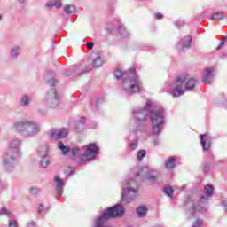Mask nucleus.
Returning <instances> with one entry per match:
<instances>
[{
	"mask_svg": "<svg viewBox=\"0 0 227 227\" xmlns=\"http://www.w3.org/2000/svg\"><path fill=\"white\" fill-rule=\"evenodd\" d=\"M213 79H214V68L210 67L206 69L204 78L202 79V82H204V84H212Z\"/></svg>",
	"mask_w": 227,
	"mask_h": 227,
	"instance_id": "obj_14",
	"label": "nucleus"
},
{
	"mask_svg": "<svg viewBox=\"0 0 227 227\" xmlns=\"http://www.w3.org/2000/svg\"><path fill=\"white\" fill-rule=\"evenodd\" d=\"M68 136V129H51L50 130V137L51 139H65Z\"/></svg>",
	"mask_w": 227,
	"mask_h": 227,
	"instance_id": "obj_11",
	"label": "nucleus"
},
{
	"mask_svg": "<svg viewBox=\"0 0 227 227\" xmlns=\"http://www.w3.org/2000/svg\"><path fill=\"white\" fill-rule=\"evenodd\" d=\"M122 203H129L137 198V189H139V186L136 181H128L122 186Z\"/></svg>",
	"mask_w": 227,
	"mask_h": 227,
	"instance_id": "obj_8",
	"label": "nucleus"
},
{
	"mask_svg": "<svg viewBox=\"0 0 227 227\" xmlns=\"http://www.w3.org/2000/svg\"><path fill=\"white\" fill-rule=\"evenodd\" d=\"M64 12L67 15H70V14L74 13V12H75V6H74V5H66L64 7Z\"/></svg>",
	"mask_w": 227,
	"mask_h": 227,
	"instance_id": "obj_27",
	"label": "nucleus"
},
{
	"mask_svg": "<svg viewBox=\"0 0 227 227\" xmlns=\"http://www.w3.org/2000/svg\"><path fill=\"white\" fill-rule=\"evenodd\" d=\"M176 26H178V27L184 26V21H176Z\"/></svg>",
	"mask_w": 227,
	"mask_h": 227,
	"instance_id": "obj_48",
	"label": "nucleus"
},
{
	"mask_svg": "<svg viewBox=\"0 0 227 227\" xmlns=\"http://www.w3.org/2000/svg\"><path fill=\"white\" fill-rule=\"evenodd\" d=\"M150 114L152 121L153 134L159 135L162 132L164 121L166 119V112L161 106L152 109V102L147 101L145 107L136 108L133 111V116L137 121L143 123L146 120V116Z\"/></svg>",
	"mask_w": 227,
	"mask_h": 227,
	"instance_id": "obj_1",
	"label": "nucleus"
},
{
	"mask_svg": "<svg viewBox=\"0 0 227 227\" xmlns=\"http://www.w3.org/2000/svg\"><path fill=\"white\" fill-rule=\"evenodd\" d=\"M119 33L121 35L122 38L129 36V32H127L123 27H119Z\"/></svg>",
	"mask_w": 227,
	"mask_h": 227,
	"instance_id": "obj_30",
	"label": "nucleus"
},
{
	"mask_svg": "<svg viewBox=\"0 0 227 227\" xmlns=\"http://www.w3.org/2000/svg\"><path fill=\"white\" fill-rule=\"evenodd\" d=\"M13 128L23 137H35V136H38L42 130L40 123L29 119L14 122Z\"/></svg>",
	"mask_w": 227,
	"mask_h": 227,
	"instance_id": "obj_5",
	"label": "nucleus"
},
{
	"mask_svg": "<svg viewBox=\"0 0 227 227\" xmlns=\"http://www.w3.org/2000/svg\"><path fill=\"white\" fill-rule=\"evenodd\" d=\"M46 104L51 109H56L59 106V96L56 89H51L46 95Z\"/></svg>",
	"mask_w": 227,
	"mask_h": 227,
	"instance_id": "obj_10",
	"label": "nucleus"
},
{
	"mask_svg": "<svg viewBox=\"0 0 227 227\" xmlns=\"http://www.w3.org/2000/svg\"><path fill=\"white\" fill-rule=\"evenodd\" d=\"M176 162V159H175L174 157H170L166 160L165 168L167 169H173L175 168Z\"/></svg>",
	"mask_w": 227,
	"mask_h": 227,
	"instance_id": "obj_19",
	"label": "nucleus"
},
{
	"mask_svg": "<svg viewBox=\"0 0 227 227\" xmlns=\"http://www.w3.org/2000/svg\"><path fill=\"white\" fill-rule=\"evenodd\" d=\"M87 72H91V69L85 71L84 74H86Z\"/></svg>",
	"mask_w": 227,
	"mask_h": 227,
	"instance_id": "obj_50",
	"label": "nucleus"
},
{
	"mask_svg": "<svg viewBox=\"0 0 227 227\" xmlns=\"http://www.w3.org/2000/svg\"><path fill=\"white\" fill-rule=\"evenodd\" d=\"M37 152L41 155V157H43V155H47V152H49V145H43L39 146L37 149Z\"/></svg>",
	"mask_w": 227,
	"mask_h": 227,
	"instance_id": "obj_22",
	"label": "nucleus"
},
{
	"mask_svg": "<svg viewBox=\"0 0 227 227\" xmlns=\"http://www.w3.org/2000/svg\"><path fill=\"white\" fill-rule=\"evenodd\" d=\"M26 0H18V3H24Z\"/></svg>",
	"mask_w": 227,
	"mask_h": 227,
	"instance_id": "obj_49",
	"label": "nucleus"
},
{
	"mask_svg": "<svg viewBox=\"0 0 227 227\" xmlns=\"http://www.w3.org/2000/svg\"><path fill=\"white\" fill-rule=\"evenodd\" d=\"M163 192L168 196V198H173V192H175V190L171 186H166L163 189Z\"/></svg>",
	"mask_w": 227,
	"mask_h": 227,
	"instance_id": "obj_26",
	"label": "nucleus"
},
{
	"mask_svg": "<svg viewBox=\"0 0 227 227\" xmlns=\"http://www.w3.org/2000/svg\"><path fill=\"white\" fill-rule=\"evenodd\" d=\"M46 8H48V10H51V8H54V0H50L46 3L45 4Z\"/></svg>",
	"mask_w": 227,
	"mask_h": 227,
	"instance_id": "obj_33",
	"label": "nucleus"
},
{
	"mask_svg": "<svg viewBox=\"0 0 227 227\" xmlns=\"http://www.w3.org/2000/svg\"><path fill=\"white\" fill-rule=\"evenodd\" d=\"M54 182L56 184V192L57 196H62L63 195V187H65V183H63V180L61 178L56 176L54 178Z\"/></svg>",
	"mask_w": 227,
	"mask_h": 227,
	"instance_id": "obj_17",
	"label": "nucleus"
},
{
	"mask_svg": "<svg viewBox=\"0 0 227 227\" xmlns=\"http://www.w3.org/2000/svg\"><path fill=\"white\" fill-rule=\"evenodd\" d=\"M98 155V146L97 144H90L85 145V151L82 153V149L79 147H75L72 151L71 159L74 160H77V159H81V160H93L95 157Z\"/></svg>",
	"mask_w": 227,
	"mask_h": 227,
	"instance_id": "obj_6",
	"label": "nucleus"
},
{
	"mask_svg": "<svg viewBox=\"0 0 227 227\" xmlns=\"http://www.w3.org/2000/svg\"><path fill=\"white\" fill-rule=\"evenodd\" d=\"M26 227H36V223L32 221L27 223Z\"/></svg>",
	"mask_w": 227,
	"mask_h": 227,
	"instance_id": "obj_41",
	"label": "nucleus"
},
{
	"mask_svg": "<svg viewBox=\"0 0 227 227\" xmlns=\"http://www.w3.org/2000/svg\"><path fill=\"white\" fill-rule=\"evenodd\" d=\"M223 19H224V15L220 12L213 13L211 17V20H223Z\"/></svg>",
	"mask_w": 227,
	"mask_h": 227,
	"instance_id": "obj_25",
	"label": "nucleus"
},
{
	"mask_svg": "<svg viewBox=\"0 0 227 227\" xmlns=\"http://www.w3.org/2000/svg\"><path fill=\"white\" fill-rule=\"evenodd\" d=\"M196 86V79L190 78L189 74H183L176 78L167 88L172 97H182L185 91H192Z\"/></svg>",
	"mask_w": 227,
	"mask_h": 227,
	"instance_id": "obj_4",
	"label": "nucleus"
},
{
	"mask_svg": "<svg viewBox=\"0 0 227 227\" xmlns=\"http://www.w3.org/2000/svg\"><path fill=\"white\" fill-rule=\"evenodd\" d=\"M203 221L201 219H197L193 223L192 227H201Z\"/></svg>",
	"mask_w": 227,
	"mask_h": 227,
	"instance_id": "obj_36",
	"label": "nucleus"
},
{
	"mask_svg": "<svg viewBox=\"0 0 227 227\" xmlns=\"http://www.w3.org/2000/svg\"><path fill=\"white\" fill-rule=\"evenodd\" d=\"M214 194V186L212 184H207L204 188V195L200 197L198 202V206L194 205V202L192 200H190L186 203L187 207H192V208L189 210V214L192 215H194L196 214L197 210H206L207 209V204L208 203V200L212 198Z\"/></svg>",
	"mask_w": 227,
	"mask_h": 227,
	"instance_id": "obj_7",
	"label": "nucleus"
},
{
	"mask_svg": "<svg viewBox=\"0 0 227 227\" xmlns=\"http://www.w3.org/2000/svg\"><path fill=\"white\" fill-rule=\"evenodd\" d=\"M48 84L50 86H55L56 85V80L54 78H51L49 81H48Z\"/></svg>",
	"mask_w": 227,
	"mask_h": 227,
	"instance_id": "obj_38",
	"label": "nucleus"
},
{
	"mask_svg": "<svg viewBox=\"0 0 227 227\" xmlns=\"http://www.w3.org/2000/svg\"><path fill=\"white\" fill-rule=\"evenodd\" d=\"M192 42V37L191 35L185 36L176 46L177 51H182L183 49H191V43Z\"/></svg>",
	"mask_w": 227,
	"mask_h": 227,
	"instance_id": "obj_13",
	"label": "nucleus"
},
{
	"mask_svg": "<svg viewBox=\"0 0 227 227\" xmlns=\"http://www.w3.org/2000/svg\"><path fill=\"white\" fill-rule=\"evenodd\" d=\"M209 171H210V166H208V164H205L203 168V172L208 173Z\"/></svg>",
	"mask_w": 227,
	"mask_h": 227,
	"instance_id": "obj_39",
	"label": "nucleus"
},
{
	"mask_svg": "<svg viewBox=\"0 0 227 227\" xmlns=\"http://www.w3.org/2000/svg\"><path fill=\"white\" fill-rule=\"evenodd\" d=\"M19 54H20V47L17 45L12 46L10 51V59L15 60L19 58Z\"/></svg>",
	"mask_w": 227,
	"mask_h": 227,
	"instance_id": "obj_18",
	"label": "nucleus"
},
{
	"mask_svg": "<svg viewBox=\"0 0 227 227\" xmlns=\"http://www.w3.org/2000/svg\"><path fill=\"white\" fill-rule=\"evenodd\" d=\"M92 65L95 68H98V67H102V65H104V57L100 53L93 54Z\"/></svg>",
	"mask_w": 227,
	"mask_h": 227,
	"instance_id": "obj_15",
	"label": "nucleus"
},
{
	"mask_svg": "<svg viewBox=\"0 0 227 227\" xmlns=\"http://www.w3.org/2000/svg\"><path fill=\"white\" fill-rule=\"evenodd\" d=\"M53 3H54V5H55V8H61V0H53Z\"/></svg>",
	"mask_w": 227,
	"mask_h": 227,
	"instance_id": "obj_37",
	"label": "nucleus"
},
{
	"mask_svg": "<svg viewBox=\"0 0 227 227\" xmlns=\"http://www.w3.org/2000/svg\"><path fill=\"white\" fill-rule=\"evenodd\" d=\"M117 81L121 79L122 89L126 95H134L139 93L143 88V82L139 79V76L136 74V68H131L129 71L121 72L117 69L114 72Z\"/></svg>",
	"mask_w": 227,
	"mask_h": 227,
	"instance_id": "obj_2",
	"label": "nucleus"
},
{
	"mask_svg": "<svg viewBox=\"0 0 227 227\" xmlns=\"http://www.w3.org/2000/svg\"><path fill=\"white\" fill-rule=\"evenodd\" d=\"M87 49L91 51L93 49V43H87Z\"/></svg>",
	"mask_w": 227,
	"mask_h": 227,
	"instance_id": "obj_42",
	"label": "nucleus"
},
{
	"mask_svg": "<svg viewBox=\"0 0 227 227\" xmlns=\"http://www.w3.org/2000/svg\"><path fill=\"white\" fill-rule=\"evenodd\" d=\"M74 74H77V75H82V73L79 72V68L77 69H73L71 71V73H69L68 71L66 72V75L69 76V75H72Z\"/></svg>",
	"mask_w": 227,
	"mask_h": 227,
	"instance_id": "obj_31",
	"label": "nucleus"
},
{
	"mask_svg": "<svg viewBox=\"0 0 227 227\" xmlns=\"http://www.w3.org/2000/svg\"><path fill=\"white\" fill-rule=\"evenodd\" d=\"M129 148H130V150H136V148H137V140H133L129 144Z\"/></svg>",
	"mask_w": 227,
	"mask_h": 227,
	"instance_id": "obj_35",
	"label": "nucleus"
},
{
	"mask_svg": "<svg viewBox=\"0 0 227 227\" xmlns=\"http://www.w3.org/2000/svg\"><path fill=\"white\" fill-rule=\"evenodd\" d=\"M159 175V171L150 169L147 166L142 167L139 171L137 172V176H140L143 180H147L152 184L157 182Z\"/></svg>",
	"mask_w": 227,
	"mask_h": 227,
	"instance_id": "obj_9",
	"label": "nucleus"
},
{
	"mask_svg": "<svg viewBox=\"0 0 227 227\" xmlns=\"http://www.w3.org/2000/svg\"><path fill=\"white\" fill-rule=\"evenodd\" d=\"M145 157H146V151L145 150H140L137 153V160L139 161L143 160V159H145Z\"/></svg>",
	"mask_w": 227,
	"mask_h": 227,
	"instance_id": "obj_29",
	"label": "nucleus"
},
{
	"mask_svg": "<svg viewBox=\"0 0 227 227\" xmlns=\"http://www.w3.org/2000/svg\"><path fill=\"white\" fill-rule=\"evenodd\" d=\"M86 122V119L84 117H82L78 122H76L75 127L76 130L78 132H82V130H84V123Z\"/></svg>",
	"mask_w": 227,
	"mask_h": 227,
	"instance_id": "obj_21",
	"label": "nucleus"
},
{
	"mask_svg": "<svg viewBox=\"0 0 227 227\" xmlns=\"http://www.w3.org/2000/svg\"><path fill=\"white\" fill-rule=\"evenodd\" d=\"M155 19H162V13H157L154 15Z\"/></svg>",
	"mask_w": 227,
	"mask_h": 227,
	"instance_id": "obj_47",
	"label": "nucleus"
},
{
	"mask_svg": "<svg viewBox=\"0 0 227 227\" xmlns=\"http://www.w3.org/2000/svg\"><path fill=\"white\" fill-rule=\"evenodd\" d=\"M8 227H19L17 225V220L13 219V218H9Z\"/></svg>",
	"mask_w": 227,
	"mask_h": 227,
	"instance_id": "obj_32",
	"label": "nucleus"
},
{
	"mask_svg": "<svg viewBox=\"0 0 227 227\" xmlns=\"http://www.w3.org/2000/svg\"><path fill=\"white\" fill-rule=\"evenodd\" d=\"M200 137L201 146L204 152H207L210 149V145L212 144V137H210L208 134L200 135Z\"/></svg>",
	"mask_w": 227,
	"mask_h": 227,
	"instance_id": "obj_12",
	"label": "nucleus"
},
{
	"mask_svg": "<svg viewBox=\"0 0 227 227\" xmlns=\"http://www.w3.org/2000/svg\"><path fill=\"white\" fill-rule=\"evenodd\" d=\"M21 145L22 141L19 138L11 140L7 152L2 157V166L8 173L15 171V168L19 166V162L22 158Z\"/></svg>",
	"mask_w": 227,
	"mask_h": 227,
	"instance_id": "obj_3",
	"label": "nucleus"
},
{
	"mask_svg": "<svg viewBox=\"0 0 227 227\" xmlns=\"http://www.w3.org/2000/svg\"><path fill=\"white\" fill-rule=\"evenodd\" d=\"M49 164H51V158H49V155L44 154L41 159V166L42 168H47Z\"/></svg>",
	"mask_w": 227,
	"mask_h": 227,
	"instance_id": "obj_24",
	"label": "nucleus"
},
{
	"mask_svg": "<svg viewBox=\"0 0 227 227\" xmlns=\"http://www.w3.org/2000/svg\"><path fill=\"white\" fill-rule=\"evenodd\" d=\"M153 145L154 146H157V145H159V139L158 138H155L154 140H153Z\"/></svg>",
	"mask_w": 227,
	"mask_h": 227,
	"instance_id": "obj_45",
	"label": "nucleus"
},
{
	"mask_svg": "<svg viewBox=\"0 0 227 227\" xmlns=\"http://www.w3.org/2000/svg\"><path fill=\"white\" fill-rule=\"evenodd\" d=\"M38 212H39V214H42V212H43V205L39 206Z\"/></svg>",
	"mask_w": 227,
	"mask_h": 227,
	"instance_id": "obj_46",
	"label": "nucleus"
},
{
	"mask_svg": "<svg viewBox=\"0 0 227 227\" xmlns=\"http://www.w3.org/2000/svg\"><path fill=\"white\" fill-rule=\"evenodd\" d=\"M31 96L28 94L21 95L19 102L20 107H29V104H31Z\"/></svg>",
	"mask_w": 227,
	"mask_h": 227,
	"instance_id": "obj_16",
	"label": "nucleus"
},
{
	"mask_svg": "<svg viewBox=\"0 0 227 227\" xmlns=\"http://www.w3.org/2000/svg\"><path fill=\"white\" fill-rule=\"evenodd\" d=\"M2 17H3V16H1V14H0V20H1Z\"/></svg>",
	"mask_w": 227,
	"mask_h": 227,
	"instance_id": "obj_51",
	"label": "nucleus"
},
{
	"mask_svg": "<svg viewBox=\"0 0 227 227\" xmlns=\"http://www.w3.org/2000/svg\"><path fill=\"white\" fill-rule=\"evenodd\" d=\"M40 192V190L36 187H33L30 189V193L33 195V196H36L38 195V193Z\"/></svg>",
	"mask_w": 227,
	"mask_h": 227,
	"instance_id": "obj_34",
	"label": "nucleus"
},
{
	"mask_svg": "<svg viewBox=\"0 0 227 227\" xmlns=\"http://www.w3.org/2000/svg\"><path fill=\"white\" fill-rule=\"evenodd\" d=\"M147 212H148V207H146V206H139L137 208V214L138 217H145Z\"/></svg>",
	"mask_w": 227,
	"mask_h": 227,
	"instance_id": "obj_20",
	"label": "nucleus"
},
{
	"mask_svg": "<svg viewBox=\"0 0 227 227\" xmlns=\"http://www.w3.org/2000/svg\"><path fill=\"white\" fill-rule=\"evenodd\" d=\"M222 205L225 208V211L227 212V200H223Z\"/></svg>",
	"mask_w": 227,
	"mask_h": 227,
	"instance_id": "obj_44",
	"label": "nucleus"
},
{
	"mask_svg": "<svg viewBox=\"0 0 227 227\" xmlns=\"http://www.w3.org/2000/svg\"><path fill=\"white\" fill-rule=\"evenodd\" d=\"M58 148L61 150L63 155H67L70 152V147L65 145L61 141L59 142Z\"/></svg>",
	"mask_w": 227,
	"mask_h": 227,
	"instance_id": "obj_23",
	"label": "nucleus"
},
{
	"mask_svg": "<svg viewBox=\"0 0 227 227\" xmlns=\"http://www.w3.org/2000/svg\"><path fill=\"white\" fill-rule=\"evenodd\" d=\"M0 215H12V210L6 207L0 208Z\"/></svg>",
	"mask_w": 227,
	"mask_h": 227,
	"instance_id": "obj_28",
	"label": "nucleus"
},
{
	"mask_svg": "<svg viewBox=\"0 0 227 227\" xmlns=\"http://www.w3.org/2000/svg\"><path fill=\"white\" fill-rule=\"evenodd\" d=\"M39 114H41L42 116H45V114H47V112L45 110H38Z\"/></svg>",
	"mask_w": 227,
	"mask_h": 227,
	"instance_id": "obj_43",
	"label": "nucleus"
},
{
	"mask_svg": "<svg viewBox=\"0 0 227 227\" xmlns=\"http://www.w3.org/2000/svg\"><path fill=\"white\" fill-rule=\"evenodd\" d=\"M226 40V37H224L222 42L220 43L219 46L216 48V51H221V47H223V45H224V42Z\"/></svg>",
	"mask_w": 227,
	"mask_h": 227,
	"instance_id": "obj_40",
	"label": "nucleus"
}]
</instances>
